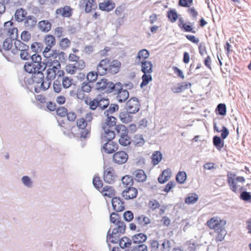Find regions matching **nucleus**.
I'll list each match as a JSON object with an SVG mask.
<instances>
[{
  "label": "nucleus",
  "instance_id": "obj_1",
  "mask_svg": "<svg viewBox=\"0 0 251 251\" xmlns=\"http://www.w3.org/2000/svg\"><path fill=\"white\" fill-rule=\"evenodd\" d=\"M121 62L117 59L104 58L97 66V71L100 75H114L120 71Z\"/></svg>",
  "mask_w": 251,
  "mask_h": 251
},
{
  "label": "nucleus",
  "instance_id": "obj_2",
  "mask_svg": "<svg viewBox=\"0 0 251 251\" xmlns=\"http://www.w3.org/2000/svg\"><path fill=\"white\" fill-rule=\"evenodd\" d=\"M47 69L46 78L50 80H53L56 76V72L60 68V63L57 59V54L52 55L50 57H46Z\"/></svg>",
  "mask_w": 251,
  "mask_h": 251
},
{
  "label": "nucleus",
  "instance_id": "obj_3",
  "mask_svg": "<svg viewBox=\"0 0 251 251\" xmlns=\"http://www.w3.org/2000/svg\"><path fill=\"white\" fill-rule=\"evenodd\" d=\"M34 91L36 93H40L42 91H45L49 88L51 80L45 78L42 72H38L33 74L32 77Z\"/></svg>",
  "mask_w": 251,
  "mask_h": 251
},
{
  "label": "nucleus",
  "instance_id": "obj_4",
  "mask_svg": "<svg viewBox=\"0 0 251 251\" xmlns=\"http://www.w3.org/2000/svg\"><path fill=\"white\" fill-rule=\"evenodd\" d=\"M227 182L230 190L234 193L241 192L244 189L242 185L246 181V179L243 176H236V175L231 173H227Z\"/></svg>",
  "mask_w": 251,
  "mask_h": 251
},
{
  "label": "nucleus",
  "instance_id": "obj_5",
  "mask_svg": "<svg viewBox=\"0 0 251 251\" xmlns=\"http://www.w3.org/2000/svg\"><path fill=\"white\" fill-rule=\"evenodd\" d=\"M119 136L118 142L122 146H127L131 144V139L128 135V128L122 124H119L115 128Z\"/></svg>",
  "mask_w": 251,
  "mask_h": 251
},
{
  "label": "nucleus",
  "instance_id": "obj_6",
  "mask_svg": "<svg viewBox=\"0 0 251 251\" xmlns=\"http://www.w3.org/2000/svg\"><path fill=\"white\" fill-rule=\"evenodd\" d=\"M0 37L2 38H18V28L14 25L13 22L9 21L4 23L3 27L0 29Z\"/></svg>",
  "mask_w": 251,
  "mask_h": 251
},
{
  "label": "nucleus",
  "instance_id": "obj_7",
  "mask_svg": "<svg viewBox=\"0 0 251 251\" xmlns=\"http://www.w3.org/2000/svg\"><path fill=\"white\" fill-rule=\"evenodd\" d=\"M118 85H121V83L114 84L111 81H108L105 78H102L96 83V89L100 91H105L107 93H111L116 88L119 87Z\"/></svg>",
  "mask_w": 251,
  "mask_h": 251
},
{
  "label": "nucleus",
  "instance_id": "obj_8",
  "mask_svg": "<svg viewBox=\"0 0 251 251\" xmlns=\"http://www.w3.org/2000/svg\"><path fill=\"white\" fill-rule=\"evenodd\" d=\"M226 223V221L221 220L219 217L213 216L207 221L206 225L211 229L218 231L219 229H224Z\"/></svg>",
  "mask_w": 251,
  "mask_h": 251
},
{
  "label": "nucleus",
  "instance_id": "obj_9",
  "mask_svg": "<svg viewBox=\"0 0 251 251\" xmlns=\"http://www.w3.org/2000/svg\"><path fill=\"white\" fill-rule=\"evenodd\" d=\"M117 176L114 169L111 166L104 165L103 179L108 184H114L116 181Z\"/></svg>",
  "mask_w": 251,
  "mask_h": 251
},
{
  "label": "nucleus",
  "instance_id": "obj_10",
  "mask_svg": "<svg viewBox=\"0 0 251 251\" xmlns=\"http://www.w3.org/2000/svg\"><path fill=\"white\" fill-rule=\"evenodd\" d=\"M84 119V118H79L76 120V126L80 131V137L81 138H86L90 135L91 128L88 126V123Z\"/></svg>",
  "mask_w": 251,
  "mask_h": 251
},
{
  "label": "nucleus",
  "instance_id": "obj_11",
  "mask_svg": "<svg viewBox=\"0 0 251 251\" xmlns=\"http://www.w3.org/2000/svg\"><path fill=\"white\" fill-rule=\"evenodd\" d=\"M44 42L46 47H45L44 50L43 51V54H44L45 57H50L51 56H50L49 52L51 48L55 45L54 36L51 34H47L45 36Z\"/></svg>",
  "mask_w": 251,
  "mask_h": 251
},
{
  "label": "nucleus",
  "instance_id": "obj_12",
  "mask_svg": "<svg viewBox=\"0 0 251 251\" xmlns=\"http://www.w3.org/2000/svg\"><path fill=\"white\" fill-rule=\"evenodd\" d=\"M45 69L46 67L40 64L26 62L24 65L25 71L29 74H35L37 73H42L41 71Z\"/></svg>",
  "mask_w": 251,
  "mask_h": 251
},
{
  "label": "nucleus",
  "instance_id": "obj_13",
  "mask_svg": "<svg viewBox=\"0 0 251 251\" xmlns=\"http://www.w3.org/2000/svg\"><path fill=\"white\" fill-rule=\"evenodd\" d=\"M92 82L84 81L81 83L80 89L77 92V98L79 100H83L85 97L86 93H89L92 91Z\"/></svg>",
  "mask_w": 251,
  "mask_h": 251
},
{
  "label": "nucleus",
  "instance_id": "obj_14",
  "mask_svg": "<svg viewBox=\"0 0 251 251\" xmlns=\"http://www.w3.org/2000/svg\"><path fill=\"white\" fill-rule=\"evenodd\" d=\"M177 25L180 30L183 32H191L193 34L196 33V30L193 23L186 22L182 18H178Z\"/></svg>",
  "mask_w": 251,
  "mask_h": 251
},
{
  "label": "nucleus",
  "instance_id": "obj_15",
  "mask_svg": "<svg viewBox=\"0 0 251 251\" xmlns=\"http://www.w3.org/2000/svg\"><path fill=\"white\" fill-rule=\"evenodd\" d=\"M128 159V155L124 151H120L114 153L112 155V160L114 163L122 165L127 162Z\"/></svg>",
  "mask_w": 251,
  "mask_h": 251
},
{
  "label": "nucleus",
  "instance_id": "obj_16",
  "mask_svg": "<svg viewBox=\"0 0 251 251\" xmlns=\"http://www.w3.org/2000/svg\"><path fill=\"white\" fill-rule=\"evenodd\" d=\"M119 87L114 89L115 94L117 95V100L120 102H125L129 97L128 91L123 89L122 85H118Z\"/></svg>",
  "mask_w": 251,
  "mask_h": 251
},
{
  "label": "nucleus",
  "instance_id": "obj_17",
  "mask_svg": "<svg viewBox=\"0 0 251 251\" xmlns=\"http://www.w3.org/2000/svg\"><path fill=\"white\" fill-rule=\"evenodd\" d=\"M79 5L85 9L86 13H90L92 10H95L97 8L96 0H79Z\"/></svg>",
  "mask_w": 251,
  "mask_h": 251
},
{
  "label": "nucleus",
  "instance_id": "obj_18",
  "mask_svg": "<svg viewBox=\"0 0 251 251\" xmlns=\"http://www.w3.org/2000/svg\"><path fill=\"white\" fill-rule=\"evenodd\" d=\"M126 110L129 113H135L139 110V100L133 98L128 100L126 102Z\"/></svg>",
  "mask_w": 251,
  "mask_h": 251
},
{
  "label": "nucleus",
  "instance_id": "obj_19",
  "mask_svg": "<svg viewBox=\"0 0 251 251\" xmlns=\"http://www.w3.org/2000/svg\"><path fill=\"white\" fill-rule=\"evenodd\" d=\"M137 189L133 187L126 188L123 191L122 196L125 200H133L137 197Z\"/></svg>",
  "mask_w": 251,
  "mask_h": 251
},
{
  "label": "nucleus",
  "instance_id": "obj_20",
  "mask_svg": "<svg viewBox=\"0 0 251 251\" xmlns=\"http://www.w3.org/2000/svg\"><path fill=\"white\" fill-rule=\"evenodd\" d=\"M28 46L25 44L23 43L19 39H15L14 41V44L13 47L10 50L11 52L16 54L20 52V50H28Z\"/></svg>",
  "mask_w": 251,
  "mask_h": 251
},
{
  "label": "nucleus",
  "instance_id": "obj_21",
  "mask_svg": "<svg viewBox=\"0 0 251 251\" xmlns=\"http://www.w3.org/2000/svg\"><path fill=\"white\" fill-rule=\"evenodd\" d=\"M113 209L118 212H120L125 210V202L120 197H115L112 199Z\"/></svg>",
  "mask_w": 251,
  "mask_h": 251
},
{
  "label": "nucleus",
  "instance_id": "obj_22",
  "mask_svg": "<svg viewBox=\"0 0 251 251\" xmlns=\"http://www.w3.org/2000/svg\"><path fill=\"white\" fill-rule=\"evenodd\" d=\"M125 232H119L116 230L111 231V229H109L106 236V240L112 243H117L120 239L121 235Z\"/></svg>",
  "mask_w": 251,
  "mask_h": 251
},
{
  "label": "nucleus",
  "instance_id": "obj_23",
  "mask_svg": "<svg viewBox=\"0 0 251 251\" xmlns=\"http://www.w3.org/2000/svg\"><path fill=\"white\" fill-rule=\"evenodd\" d=\"M102 150L107 154H111L118 150V144L113 141H106L102 146Z\"/></svg>",
  "mask_w": 251,
  "mask_h": 251
},
{
  "label": "nucleus",
  "instance_id": "obj_24",
  "mask_svg": "<svg viewBox=\"0 0 251 251\" xmlns=\"http://www.w3.org/2000/svg\"><path fill=\"white\" fill-rule=\"evenodd\" d=\"M100 193L104 197H107L109 198H115V196L116 195V191L113 186L106 185L104 187L101 188Z\"/></svg>",
  "mask_w": 251,
  "mask_h": 251
},
{
  "label": "nucleus",
  "instance_id": "obj_25",
  "mask_svg": "<svg viewBox=\"0 0 251 251\" xmlns=\"http://www.w3.org/2000/svg\"><path fill=\"white\" fill-rule=\"evenodd\" d=\"M56 14L64 18H70L72 14V8L70 6L65 5L57 9Z\"/></svg>",
  "mask_w": 251,
  "mask_h": 251
},
{
  "label": "nucleus",
  "instance_id": "obj_26",
  "mask_svg": "<svg viewBox=\"0 0 251 251\" xmlns=\"http://www.w3.org/2000/svg\"><path fill=\"white\" fill-rule=\"evenodd\" d=\"M58 123L59 126L61 128V131L64 134H69L72 131V128L74 127V126H72L69 122L61 119H58Z\"/></svg>",
  "mask_w": 251,
  "mask_h": 251
},
{
  "label": "nucleus",
  "instance_id": "obj_27",
  "mask_svg": "<svg viewBox=\"0 0 251 251\" xmlns=\"http://www.w3.org/2000/svg\"><path fill=\"white\" fill-rule=\"evenodd\" d=\"M117 119L112 116H107V118L105 119L104 123L102 124V129H111L113 127H116Z\"/></svg>",
  "mask_w": 251,
  "mask_h": 251
},
{
  "label": "nucleus",
  "instance_id": "obj_28",
  "mask_svg": "<svg viewBox=\"0 0 251 251\" xmlns=\"http://www.w3.org/2000/svg\"><path fill=\"white\" fill-rule=\"evenodd\" d=\"M111 128H102L101 139L104 141H112L115 137V132Z\"/></svg>",
  "mask_w": 251,
  "mask_h": 251
},
{
  "label": "nucleus",
  "instance_id": "obj_29",
  "mask_svg": "<svg viewBox=\"0 0 251 251\" xmlns=\"http://www.w3.org/2000/svg\"><path fill=\"white\" fill-rule=\"evenodd\" d=\"M149 57V52L146 49H143L138 52V54L135 57V63H141V62H149L146 60Z\"/></svg>",
  "mask_w": 251,
  "mask_h": 251
},
{
  "label": "nucleus",
  "instance_id": "obj_30",
  "mask_svg": "<svg viewBox=\"0 0 251 251\" xmlns=\"http://www.w3.org/2000/svg\"><path fill=\"white\" fill-rule=\"evenodd\" d=\"M100 10L109 12L115 8V3L111 0H106L99 3Z\"/></svg>",
  "mask_w": 251,
  "mask_h": 251
},
{
  "label": "nucleus",
  "instance_id": "obj_31",
  "mask_svg": "<svg viewBox=\"0 0 251 251\" xmlns=\"http://www.w3.org/2000/svg\"><path fill=\"white\" fill-rule=\"evenodd\" d=\"M135 64L141 66V71L144 74H151L152 73V64L150 61L135 63Z\"/></svg>",
  "mask_w": 251,
  "mask_h": 251
},
{
  "label": "nucleus",
  "instance_id": "obj_32",
  "mask_svg": "<svg viewBox=\"0 0 251 251\" xmlns=\"http://www.w3.org/2000/svg\"><path fill=\"white\" fill-rule=\"evenodd\" d=\"M172 176V171L170 169H165L163 171V173L158 177V181L163 184L167 181Z\"/></svg>",
  "mask_w": 251,
  "mask_h": 251
},
{
  "label": "nucleus",
  "instance_id": "obj_33",
  "mask_svg": "<svg viewBox=\"0 0 251 251\" xmlns=\"http://www.w3.org/2000/svg\"><path fill=\"white\" fill-rule=\"evenodd\" d=\"M133 176L135 180L138 182H144L147 178L144 171L141 169L135 170L133 173Z\"/></svg>",
  "mask_w": 251,
  "mask_h": 251
},
{
  "label": "nucleus",
  "instance_id": "obj_34",
  "mask_svg": "<svg viewBox=\"0 0 251 251\" xmlns=\"http://www.w3.org/2000/svg\"><path fill=\"white\" fill-rule=\"evenodd\" d=\"M100 99V96H98L97 98L91 100L89 97H85V102L86 104L89 105L90 108L92 110H95L97 107H99V100Z\"/></svg>",
  "mask_w": 251,
  "mask_h": 251
},
{
  "label": "nucleus",
  "instance_id": "obj_35",
  "mask_svg": "<svg viewBox=\"0 0 251 251\" xmlns=\"http://www.w3.org/2000/svg\"><path fill=\"white\" fill-rule=\"evenodd\" d=\"M26 11L22 8L16 10L15 14V20L18 22H22L25 20L26 18Z\"/></svg>",
  "mask_w": 251,
  "mask_h": 251
},
{
  "label": "nucleus",
  "instance_id": "obj_36",
  "mask_svg": "<svg viewBox=\"0 0 251 251\" xmlns=\"http://www.w3.org/2000/svg\"><path fill=\"white\" fill-rule=\"evenodd\" d=\"M135 220L137 223L141 226H145L151 223V220L144 215L135 217Z\"/></svg>",
  "mask_w": 251,
  "mask_h": 251
},
{
  "label": "nucleus",
  "instance_id": "obj_37",
  "mask_svg": "<svg viewBox=\"0 0 251 251\" xmlns=\"http://www.w3.org/2000/svg\"><path fill=\"white\" fill-rule=\"evenodd\" d=\"M131 143L133 145L137 147H141L144 144V139L143 135L140 134H137L133 136V139H131Z\"/></svg>",
  "mask_w": 251,
  "mask_h": 251
},
{
  "label": "nucleus",
  "instance_id": "obj_38",
  "mask_svg": "<svg viewBox=\"0 0 251 251\" xmlns=\"http://www.w3.org/2000/svg\"><path fill=\"white\" fill-rule=\"evenodd\" d=\"M146 240V236L144 233H138L132 236V241L133 243L142 244Z\"/></svg>",
  "mask_w": 251,
  "mask_h": 251
},
{
  "label": "nucleus",
  "instance_id": "obj_39",
  "mask_svg": "<svg viewBox=\"0 0 251 251\" xmlns=\"http://www.w3.org/2000/svg\"><path fill=\"white\" fill-rule=\"evenodd\" d=\"M128 111H123L120 113V121L122 123L127 124L131 121L132 116Z\"/></svg>",
  "mask_w": 251,
  "mask_h": 251
},
{
  "label": "nucleus",
  "instance_id": "obj_40",
  "mask_svg": "<svg viewBox=\"0 0 251 251\" xmlns=\"http://www.w3.org/2000/svg\"><path fill=\"white\" fill-rule=\"evenodd\" d=\"M213 145L219 151H221L222 149L224 148V141L221 140L220 137L215 136L213 138Z\"/></svg>",
  "mask_w": 251,
  "mask_h": 251
},
{
  "label": "nucleus",
  "instance_id": "obj_41",
  "mask_svg": "<svg viewBox=\"0 0 251 251\" xmlns=\"http://www.w3.org/2000/svg\"><path fill=\"white\" fill-rule=\"evenodd\" d=\"M39 27L44 32H48L51 29V24L48 21H41L38 24Z\"/></svg>",
  "mask_w": 251,
  "mask_h": 251
},
{
  "label": "nucleus",
  "instance_id": "obj_42",
  "mask_svg": "<svg viewBox=\"0 0 251 251\" xmlns=\"http://www.w3.org/2000/svg\"><path fill=\"white\" fill-rule=\"evenodd\" d=\"M122 184L125 188L132 187L133 184V178L129 175H126L122 178Z\"/></svg>",
  "mask_w": 251,
  "mask_h": 251
},
{
  "label": "nucleus",
  "instance_id": "obj_43",
  "mask_svg": "<svg viewBox=\"0 0 251 251\" xmlns=\"http://www.w3.org/2000/svg\"><path fill=\"white\" fill-rule=\"evenodd\" d=\"M16 39L5 38V41L3 42V48L5 50H10L14 45V42Z\"/></svg>",
  "mask_w": 251,
  "mask_h": 251
},
{
  "label": "nucleus",
  "instance_id": "obj_44",
  "mask_svg": "<svg viewBox=\"0 0 251 251\" xmlns=\"http://www.w3.org/2000/svg\"><path fill=\"white\" fill-rule=\"evenodd\" d=\"M25 26L28 27H31L36 24V19L33 16H28L25 19Z\"/></svg>",
  "mask_w": 251,
  "mask_h": 251
},
{
  "label": "nucleus",
  "instance_id": "obj_45",
  "mask_svg": "<svg viewBox=\"0 0 251 251\" xmlns=\"http://www.w3.org/2000/svg\"><path fill=\"white\" fill-rule=\"evenodd\" d=\"M118 242L120 243V246L122 249L128 248L131 245V240L126 236L121 238Z\"/></svg>",
  "mask_w": 251,
  "mask_h": 251
},
{
  "label": "nucleus",
  "instance_id": "obj_46",
  "mask_svg": "<svg viewBox=\"0 0 251 251\" xmlns=\"http://www.w3.org/2000/svg\"><path fill=\"white\" fill-rule=\"evenodd\" d=\"M167 17L171 23H175L178 19V15L175 9L170 10L167 12Z\"/></svg>",
  "mask_w": 251,
  "mask_h": 251
},
{
  "label": "nucleus",
  "instance_id": "obj_47",
  "mask_svg": "<svg viewBox=\"0 0 251 251\" xmlns=\"http://www.w3.org/2000/svg\"><path fill=\"white\" fill-rule=\"evenodd\" d=\"M30 49L34 52H41L43 50V45L40 42H33L30 46Z\"/></svg>",
  "mask_w": 251,
  "mask_h": 251
},
{
  "label": "nucleus",
  "instance_id": "obj_48",
  "mask_svg": "<svg viewBox=\"0 0 251 251\" xmlns=\"http://www.w3.org/2000/svg\"><path fill=\"white\" fill-rule=\"evenodd\" d=\"M176 182L180 184H183L186 179V174L184 171H180L176 175Z\"/></svg>",
  "mask_w": 251,
  "mask_h": 251
},
{
  "label": "nucleus",
  "instance_id": "obj_49",
  "mask_svg": "<svg viewBox=\"0 0 251 251\" xmlns=\"http://www.w3.org/2000/svg\"><path fill=\"white\" fill-rule=\"evenodd\" d=\"M98 72H95L93 71L90 72L88 73L87 75H86V82H94L98 79Z\"/></svg>",
  "mask_w": 251,
  "mask_h": 251
},
{
  "label": "nucleus",
  "instance_id": "obj_50",
  "mask_svg": "<svg viewBox=\"0 0 251 251\" xmlns=\"http://www.w3.org/2000/svg\"><path fill=\"white\" fill-rule=\"evenodd\" d=\"M115 225V227L112 231H117L119 232H125L126 229V225L124 222H119L113 224Z\"/></svg>",
  "mask_w": 251,
  "mask_h": 251
},
{
  "label": "nucleus",
  "instance_id": "obj_51",
  "mask_svg": "<svg viewBox=\"0 0 251 251\" xmlns=\"http://www.w3.org/2000/svg\"><path fill=\"white\" fill-rule=\"evenodd\" d=\"M65 70L68 74L71 75L75 74L76 73L79 71L75 66L71 64H67V65L65 66Z\"/></svg>",
  "mask_w": 251,
  "mask_h": 251
},
{
  "label": "nucleus",
  "instance_id": "obj_52",
  "mask_svg": "<svg viewBox=\"0 0 251 251\" xmlns=\"http://www.w3.org/2000/svg\"><path fill=\"white\" fill-rule=\"evenodd\" d=\"M216 231L217 232V236L215 237L216 242L223 241L226 235L225 228L219 229V231Z\"/></svg>",
  "mask_w": 251,
  "mask_h": 251
},
{
  "label": "nucleus",
  "instance_id": "obj_53",
  "mask_svg": "<svg viewBox=\"0 0 251 251\" xmlns=\"http://www.w3.org/2000/svg\"><path fill=\"white\" fill-rule=\"evenodd\" d=\"M151 74H144L142 76V82H141L140 86L143 87L147 85L149 83V82L151 80Z\"/></svg>",
  "mask_w": 251,
  "mask_h": 251
},
{
  "label": "nucleus",
  "instance_id": "obj_54",
  "mask_svg": "<svg viewBox=\"0 0 251 251\" xmlns=\"http://www.w3.org/2000/svg\"><path fill=\"white\" fill-rule=\"evenodd\" d=\"M125 251H148V250L145 244H139Z\"/></svg>",
  "mask_w": 251,
  "mask_h": 251
},
{
  "label": "nucleus",
  "instance_id": "obj_55",
  "mask_svg": "<svg viewBox=\"0 0 251 251\" xmlns=\"http://www.w3.org/2000/svg\"><path fill=\"white\" fill-rule=\"evenodd\" d=\"M109 105V100L108 99L102 98L100 95L99 99V107L102 109H105L108 107Z\"/></svg>",
  "mask_w": 251,
  "mask_h": 251
},
{
  "label": "nucleus",
  "instance_id": "obj_56",
  "mask_svg": "<svg viewBox=\"0 0 251 251\" xmlns=\"http://www.w3.org/2000/svg\"><path fill=\"white\" fill-rule=\"evenodd\" d=\"M93 184L96 189L100 190L102 188V181L99 176H94L93 178Z\"/></svg>",
  "mask_w": 251,
  "mask_h": 251
},
{
  "label": "nucleus",
  "instance_id": "obj_57",
  "mask_svg": "<svg viewBox=\"0 0 251 251\" xmlns=\"http://www.w3.org/2000/svg\"><path fill=\"white\" fill-rule=\"evenodd\" d=\"M72 82L73 80L72 78L68 76L64 77L62 79V86L65 89L69 88L71 87Z\"/></svg>",
  "mask_w": 251,
  "mask_h": 251
},
{
  "label": "nucleus",
  "instance_id": "obj_58",
  "mask_svg": "<svg viewBox=\"0 0 251 251\" xmlns=\"http://www.w3.org/2000/svg\"><path fill=\"white\" fill-rule=\"evenodd\" d=\"M69 113L67 109L64 107H59L56 109V115L61 118L65 117Z\"/></svg>",
  "mask_w": 251,
  "mask_h": 251
},
{
  "label": "nucleus",
  "instance_id": "obj_59",
  "mask_svg": "<svg viewBox=\"0 0 251 251\" xmlns=\"http://www.w3.org/2000/svg\"><path fill=\"white\" fill-rule=\"evenodd\" d=\"M197 200L198 196L195 193H194L192 194V196L186 197L185 200H184V201H185V203L187 204H191L196 202Z\"/></svg>",
  "mask_w": 251,
  "mask_h": 251
},
{
  "label": "nucleus",
  "instance_id": "obj_60",
  "mask_svg": "<svg viewBox=\"0 0 251 251\" xmlns=\"http://www.w3.org/2000/svg\"><path fill=\"white\" fill-rule=\"evenodd\" d=\"M31 59L32 61V63L35 64H40V65H42L43 66H45L46 62H41V57L40 55H38L37 53L34 54L31 56Z\"/></svg>",
  "mask_w": 251,
  "mask_h": 251
},
{
  "label": "nucleus",
  "instance_id": "obj_61",
  "mask_svg": "<svg viewBox=\"0 0 251 251\" xmlns=\"http://www.w3.org/2000/svg\"><path fill=\"white\" fill-rule=\"evenodd\" d=\"M70 45V41L67 38H64L61 39L59 41V46L62 50H65L69 48Z\"/></svg>",
  "mask_w": 251,
  "mask_h": 251
},
{
  "label": "nucleus",
  "instance_id": "obj_62",
  "mask_svg": "<svg viewBox=\"0 0 251 251\" xmlns=\"http://www.w3.org/2000/svg\"><path fill=\"white\" fill-rule=\"evenodd\" d=\"M124 11H125V7L122 5H120L117 7L116 10H115V14L120 18H124L125 17Z\"/></svg>",
  "mask_w": 251,
  "mask_h": 251
},
{
  "label": "nucleus",
  "instance_id": "obj_63",
  "mask_svg": "<svg viewBox=\"0 0 251 251\" xmlns=\"http://www.w3.org/2000/svg\"><path fill=\"white\" fill-rule=\"evenodd\" d=\"M110 220L111 223H119V222H123L121 221L120 216L118 215V213H112L110 216Z\"/></svg>",
  "mask_w": 251,
  "mask_h": 251
},
{
  "label": "nucleus",
  "instance_id": "obj_64",
  "mask_svg": "<svg viewBox=\"0 0 251 251\" xmlns=\"http://www.w3.org/2000/svg\"><path fill=\"white\" fill-rule=\"evenodd\" d=\"M31 38L30 33L26 30L22 31L21 33V40L24 42H28Z\"/></svg>",
  "mask_w": 251,
  "mask_h": 251
}]
</instances>
